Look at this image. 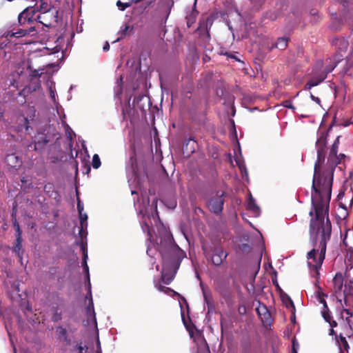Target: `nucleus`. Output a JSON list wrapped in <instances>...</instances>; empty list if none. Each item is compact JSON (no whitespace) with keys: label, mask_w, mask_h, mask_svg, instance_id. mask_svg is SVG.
<instances>
[{"label":"nucleus","mask_w":353,"mask_h":353,"mask_svg":"<svg viewBox=\"0 0 353 353\" xmlns=\"http://www.w3.org/2000/svg\"><path fill=\"white\" fill-rule=\"evenodd\" d=\"M200 286L201 288V290H202V292H203V298H204V300H205V302L207 303V304H209L210 303V301L211 299V294H210V292L208 290V289H207L203 283L201 281L200 283Z\"/></svg>","instance_id":"393cba45"},{"label":"nucleus","mask_w":353,"mask_h":353,"mask_svg":"<svg viewBox=\"0 0 353 353\" xmlns=\"http://www.w3.org/2000/svg\"><path fill=\"white\" fill-rule=\"evenodd\" d=\"M77 210L79 211V213H81L83 211V205L81 203L80 201H78L77 203Z\"/></svg>","instance_id":"58836bf2"},{"label":"nucleus","mask_w":353,"mask_h":353,"mask_svg":"<svg viewBox=\"0 0 353 353\" xmlns=\"http://www.w3.org/2000/svg\"><path fill=\"white\" fill-rule=\"evenodd\" d=\"M154 286L155 288L160 292H163L165 294H178L176 292H175L174 290H172L171 288H166L165 286H163L161 283H154Z\"/></svg>","instance_id":"b1692460"},{"label":"nucleus","mask_w":353,"mask_h":353,"mask_svg":"<svg viewBox=\"0 0 353 353\" xmlns=\"http://www.w3.org/2000/svg\"><path fill=\"white\" fill-rule=\"evenodd\" d=\"M310 97H311V99H312L314 101H315V102H316V103H320V101H320V99H319V98L314 97L312 94H310Z\"/></svg>","instance_id":"a19ab883"},{"label":"nucleus","mask_w":353,"mask_h":353,"mask_svg":"<svg viewBox=\"0 0 353 353\" xmlns=\"http://www.w3.org/2000/svg\"><path fill=\"white\" fill-rule=\"evenodd\" d=\"M134 206L138 213L142 215L141 228L148 233L149 243L146 252L152 258L156 251L159 252L163 263L161 279L168 285L174 279L185 253L174 242L172 234L161 223L157 199H154L150 205L148 195L142 194L141 202L139 200L134 202Z\"/></svg>","instance_id":"f03ea898"},{"label":"nucleus","mask_w":353,"mask_h":353,"mask_svg":"<svg viewBox=\"0 0 353 353\" xmlns=\"http://www.w3.org/2000/svg\"><path fill=\"white\" fill-rule=\"evenodd\" d=\"M228 254L221 248H217L214 250L212 256V262L215 265H221L227 257Z\"/></svg>","instance_id":"2eb2a0df"},{"label":"nucleus","mask_w":353,"mask_h":353,"mask_svg":"<svg viewBox=\"0 0 353 353\" xmlns=\"http://www.w3.org/2000/svg\"><path fill=\"white\" fill-rule=\"evenodd\" d=\"M336 297L340 302L343 297L346 306H353V286L351 281L345 282L341 294H337Z\"/></svg>","instance_id":"1a4fd4ad"},{"label":"nucleus","mask_w":353,"mask_h":353,"mask_svg":"<svg viewBox=\"0 0 353 353\" xmlns=\"http://www.w3.org/2000/svg\"><path fill=\"white\" fill-rule=\"evenodd\" d=\"M352 312L349 309H344L341 313L342 319H345L347 321H349V319L352 316Z\"/></svg>","instance_id":"2f4dec72"},{"label":"nucleus","mask_w":353,"mask_h":353,"mask_svg":"<svg viewBox=\"0 0 353 353\" xmlns=\"http://www.w3.org/2000/svg\"><path fill=\"white\" fill-rule=\"evenodd\" d=\"M223 192H217L216 195L210 199L208 201V205L209 209L215 214H219L223 210V199L222 198Z\"/></svg>","instance_id":"9b49d317"},{"label":"nucleus","mask_w":353,"mask_h":353,"mask_svg":"<svg viewBox=\"0 0 353 353\" xmlns=\"http://www.w3.org/2000/svg\"><path fill=\"white\" fill-rule=\"evenodd\" d=\"M57 14L58 11L57 9H54L47 12H41L37 16L35 20L46 27H50L53 22L57 21Z\"/></svg>","instance_id":"6e6552de"},{"label":"nucleus","mask_w":353,"mask_h":353,"mask_svg":"<svg viewBox=\"0 0 353 353\" xmlns=\"http://www.w3.org/2000/svg\"><path fill=\"white\" fill-rule=\"evenodd\" d=\"M132 30H133V27L132 26H130L127 25V24H123L121 27L120 30L118 32V34L119 35V37L115 41V42L118 41L121 39H122V38L125 37V36H127Z\"/></svg>","instance_id":"4be33fe9"},{"label":"nucleus","mask_w":353,"mask_h":353,"mask_svg":"<svg viewBox=\"0 0 353 353\" xmlns=\"http://www.w3.org/2000/svg\"><path fill=\"white\" fill-rule=\"evenodd\" d=\"M15 242L12 248V252H14L20 259H22L23 254V250L22 248L23 238L22 236L15 237Z\"/></svg>","instance_id":"a211bd4d"},{"label":"nucleus","mask_w":353,"mask_h":353,"mask_svg":"<svg viewBox=\"0 0 353 353\" xmlns=\"http://www.w3.org/2000/svg\"><path fill=\"white\" fill-rule=\"evenodd\" d=\"M192 152H193V151L194 150V145H192Z\"/></svg>","instance_id":"5fc2aeb1"},{"label":"nucleus","mask_w":353,"mask_h":353,"mask_svg":"<svg viewBox=\"0 0 353 353\" xmlns=\"http://www.w3.org/2000/svg\"><path fill=\"white\" fill-rule=\"evenodd\" d=\"M352 268H353V267H352V266H351L350 268H349V267H348V266L347 267V271H348V272H350V271L352 270ZM349 274H350V272H349Z\"/></svg>","instance_id":"8fccbe9b"},{"label":"nucleus","mask_w":353,"mask_h":353,"mask_svg":"<svg viewBox=\"0 0 353 353\" xmlns=\"http://www.w3.org/2000/svg\"><path fill=\"white\" fill-rule=\"evenodd\" d=\"M325 132H320L316 142L317 159L314 164L312 181V204L315 219L310 223V239L314 248L307 253V263L310 268L318 271L325 259L326 245L330 239L332 226L328 219L329 203L331 198L334 170L345 157L337 155L339 145L338 136L334 141L326 164H324L327 151Z\"/></svg>","instance_id":"f257e3e1"},{"label":"nucleus","mask_w":353,"mask_h":353,"mask_svg":"<svg viewBox=\"0 0 353 353\" xmlns=\"http://www.w3.org/2000/svg\"><path fill=\"white\" fill-rule=\"evenodd\" d=\"M57 332L59 333V335H61V336H65L66 335V330L65 328H63V327H59L57 328Z\"/></svg>","instance_id":"e433bc0d"},{"label":"nucleus","mask_w":353,"mask_h":353,"mask_svg":"<svg viewBox=\"0 0 353 353\" xmlns=\"http://www.w3.org/2000/svg\"><path fill=\"white\" fill-rule=\"evenodd\" d=\"M65 43V40L63 37H59L55 40L48 39L46 43V46L44 47V49L46 50V54H59L61 52V59H63L67 50L70 46V42L68 41L65 44V47L64 48Z\"/></svg>","instance_id":"423d86ee"},{"label":"nucleus","mask_w":353,"mask_h":353,"mask_svg":"<svg viewBox=\"0 0 353 353\" xmlns=\"http://www.w3.org/2000/svg\"><path fill=\"white\" fill-rule=\"evenodd\" d=\"M287 307H292L293 310H295L294 303L290 298H288V302L286 303Z\"/></svg>","instance_id":"4c0bfd02"},{"label":"nucleus","mask_w":353,"mask_h":353,"mask_svg":"<svg viewBox=\"0 0 353 353\" xmlns=\"http://www.w3.org/2000/svg\"><path fill=\"white\" fill-rule=\"evenodd\" d=\"M80 219V229L79 230V235L83 240L84 237L87 236V228H88V215L86 213H79Z\"/></svg>","instance_id":"dca6fc26"},{"label":"nucleus","mask_w":353,"mask_h":353,"mask_svg":"<svg viewBox=\"0 0 353 353\" xmlns=\"http://www.w3.org/2000/svg\"><path fill=\"white\" fill-rule=\"evenodd\" d=\"M40 73L39 71L34 70L33 72V74H32V77H35L36 78L34 79H32L30 82V83L26 86L23 90V92L24 94L32 92L34 91H37L39 90L41 87L40 80L38 78L40 76Z\"/></svg>","instance_id":"ddd939ff"},{"label":"nucleus","mask_w":353,"mask_h":353,"mask_svg":"<svg viewBox=\"0 0 353 353\" xmlns=\"http://www.w3.org/2000/svg\"><path fill=\"white\" fill-rule=\"evenodd\" d=\"M236 163L238 164L239 165V170H241V174H242V177L243 178H247L248 177V171H247V169L245 168V164L240 161L239 160H236Z\"/></svg>","instance_id":"cd10ccee"},{"label":"nucleus","mask_w":353,"mask_h":353,"mask_svg":"<svg viewBox=\"0 0 353 353\" xmlns=\"http://www.w3.org/2000/svg\"><path fill=\"white\" fill-rule=\"evenodd\" d=\"M109 49H110V45H109L108 42H105L103 47V50L104 51H108V50H109Z\"/></svg>","instance_id":"79ce46f5"},{"label":"nucleus","mask_w":353,"mask_h":353,"mask_svg":"<svg viewBox=\"0 0 353 353\" xmlns=\"http://www.w3.org/2000/svg\"><path fill=\"white\" fill-rule=\"evenodd\" d=\"M34 149V150H41L48 142V140L44 137L43 134H39L36 138Z\"/></svg>","instance_id":"412c9836"},{"label":"nucleus","mask_w":353,"mask_h":353,"mask_svg":"<svg viewBox=\"0 0 353 353\" xmlns=\"http://www.w3.org/2000/svg\"><path fill=\"white\" fill-rule=\"evenodd\" d=\"M36 117L34 106H28L19 114L13 126L14 131L20 136L29 134L32 130V125Z\"/></svg>","instance_id":"39448f33"},{"label":"nucleus","mask_w":353,"mask_h":353,"mask_svg":"<svg viewBox=\"0 0 353 353\" xmlns=\"http://www.w3.org/2000/svg\"><path fill=\"white\" fill-rule=\"evenodd\" d=\"M131 169L133 170L132 168ZM136 180H137V175L134 172V170H132V178L128 179L129 185H130V187L131 188H132V185L133 182L135 181Z\"/></svg>","instance_id":"473e14b6"},{"label":"nucleus","mask_w":353,"mask_h":353,"mask_svg":"<svg viewBox=\"0 0 353 353\" xmlns=\"http://www.w3.org/2000/svg\"><path fill=\"white\" fill-rule=\"evenodd\" d=\"M6 44L4 43V42H0V48L3 49L4 47H6Z\"/></svg>","instance_id":"c03bdc74"},{"label":"nucleus","mask_w":353,"mask_h":353,"mask_svg":"<svg viewBox=\"0 0 353 353\" xmlns=\"http://www.w3.org/2000/svg\"><path fill=\"white\" fill-rule=\"evenodd\" d=\"M332 44L336 47L337 53L340 54V57L332 61L330 59V63H329L324 70H321L322 63H318L313 70L312 78L306 83L305 88L307 90H310L312 87L319 85L321 83L327 76V74L332 72L336 67L337 63L341 60L343 57L342 53L345 52L349 43L345 38H336L332 40Z\"/></svg>","instance_id":"7ed1b4c3"},{"label":"nucleus","mask_w":353,"mask_h":353,"mask_svg":"<svg viewBox=\"0 0 353 353\" xmlns=\"http://www.w3.org/2000/svg\"><path fill=\"white\" fill-rule=\"evenodd\" d=\"M168 207L170 209H174L176 206V201L175 199H172L169 201L168 203L166 204Z\"/></svg>","instance_id":"c9c22d12"},{"label":"nucleus","mask_w":353,"mask_h":353,"mask_svg":"<svg viewBox=\"0 0 353 353\" xmlns=\"http://www.w3.org/2000/svg\"><path fill=\"white\" fill-rule=\"evenodd\" d=\"M313 214H314L313 210H311V211L310 212V215L312 216H313Z\"/></svg>","instance_id":"603ef678"},{"label":"nucleus","mask_w":353,"mask_h":353,"mask_svg":"<svg viewBox=\"0 0 353 353\" xmlns=\"http://www.w3.org/2000/svg\"><path fill=\"white\" fill-rule=\"evenodd\" d=\"M320 302L323 304L321 310L322 316L323 317L326 322L330 323L332 327L330 331V334L334 335V331L333 330V327L336 326V323L334 321H332V316L330 315V310L327 307L326 301L324 299H321Z\"/></svg>","instance_id":"f8f14e48"},{"label":"nucleus","mask_w":353,"mask_h":353,"mask_svg":"<svg viewBox=\"0 0 353 353\" xmlns=\"http://www.w3.org/2000/svg\"><path fill=\"white\" fill-rule=\"evenodd\" d=\"M83 272L86 274V278L88 283V296H90V303L87 308V313L88 315L92 316V320L94 322V325H97V319L95 316V312L94 310V303L92 299V294H91V284L90 281V274H89V268L88 266V264H85L83 267Z\"/></svg>","instance_id":"9d476101"},{"label":"nucleus","mask_w":353,"mask_h":353,"mask_svg":"<svg viewBox=\"0 0 353 353\" xmlns=\"http://www.w3.org/2000/svg\"><path fill=\"white\" fill-rule=\"evenodd\" d=\"M48 88H49V90H50V98L52 99L53 102L54 103H57V92H56L54 83L50 82L48 83Z\"/></svg>","instance_id":"bb28decb"},{"label":"nucleus","mask_w":353,"mask_h":353,"mask_svg":"<svg viewBox=\"0 0 353 353\" xmlns=\"http://www.w3.org/2000/svg\"><path fill=\"white\" fill-rule=\"evenodd\" d=\"M13 227L14 228L16 231L15 237L22 236V230L20 228L19 223L17 222L16 219H14L13 221Z\"/></svg>","instance_id":"7c9ffc66"},{"label":"nucleus","mask_w":353,"mask_h":353,"mask_svg":"<svg viewBox=\"0 0 353 353\" xmlns=\"http://www.w3.org/2000/svg\"><path fill=\"white\" fill-rule=\"evenodd\" d=\"M247 208L250 210L253 216H259L260 214V208L256 204L254 199L252 198V195L250 194L248 201H247Z\"/></svg>","instance_id":"6ab92c4d"},{"label":"nucleus","mask_w":353,"mask_h":353,"mask_svg":"<svg viewBox=\"0 0 353 353\" xmlns=\"http://www.w3.org/2000/svg\"><path fill=\"white\" fill-rule=\"evenodd\" d=\"M293 345L294 346V344H293ZM294 353H297L294 349Z\"/></svg>","instance_id":"4d7b16f0"},{"label":"nucleus","mask_w":353,"mask_h":353,"mask_svg":"<svg viewBox=\"0 0 353 353\" xmlns=\"http://www.w3.org/2000/svg\"><path fill=\"white\" fill-rule=\"evenodd\" d=\"M228 28H229V29H230V30H232V26H230V23H229V22H228Z\"/></svg>","instance_id":"3c124183"},{"label":"nucleus","mask_w":353,"mask_h":353,"mask_svg":"<svg viewBox=\"0 0 353 353\" xmlns=\"http://www.w3.org/2000/svg\"><path fill=\"white\" fill-rule=\"evenodd\" d=\"M14 353H16V352L14 351Z\"/></svg>","instance_id":"bf43d9fd"},{"label":"nucleus","mask_w":353,"mask_h":353,"mask_svg":"<svg viewBox=\"0 0 353 353\" xmlns=\"http://www.w3.org/2000/svg\"><path fill=\"white\" fill-rule=\"evenodd\" d=\"M173 5V0H161L159 1L156 14L162 23H165L168 19Z\"/></svg>","instance_id":"0eeeda50"},{"label":"nucleus","mask_w":353,"mask_h":353,"mask_svg":"<svg viewBox=\"0 0 353 353\" xmlns=\"http://www.w3.org/2000/svg\"><path fill=\"white\" fill-rule=\"evenodd\" d=\"M92 166L94 169H97L101 166V160L98 154H95L93 155L92 161Z\"/></svg>","instance_id":"c85d7f7f"},{"label":"nucleus","mask_w":353,"mask_h":353,"mask_svg":"<svg viewBox=\"0 0 353 353\" xmlns=\"http://www.w3.org/2000/svg\"><path fill=\"white\" fill-rule=\"evenodd\" d=\"M78 350H79V353H82V351H83V347L81 345H79L78 346Z\"/></svg>","instance_id":"a18cd8bd"},{"label":"nucleus","mask_w":353,"mask_h":353,"mask_svg":"<svg viewBox=\"0 0 353 353\" xmlns=\"http://www.w3.org/2000/svg\"><path fill=\"white\" fill-rule=\"evenodd\" d=\"M288 39L287 37L279 38L275 47L280 50H284L288 46Z\"/></svg>","instance_id":"a878e982"},{"label":"nucleus","mask_w":353,"mask_h":353,"mask_svg":"<svg viewBox=\"0 0 353 353\" xmlns=\"http://www.w3.org/2000/svg\"><path fill=\"white\" fill-rule=\"evenodd\" d=\"M284 106L288 108L294 109V106L292 104V102L290 101H286L284 103Z\"/></svg>","instance_id":"ea45409f"},{"label":"nucleus","mask_w":353,"mask_h":353,"mask_svg":"<svg viewBox=\"0 0 353 353\" xmlns=\"http://www.w3.org/2000/svg\"><path fill=\"white\" fill-rule=\"evenodd\" d=\"M156 269H157V270H159V265H157V266H156Z\"/></svg>","instance_id":"864d4df0"},{"label":"nucleus","mask_w":353,"mask_h":353,"mask_svg":"<svg viewBox=\"0 0 353 353\" xmlns=\"http://www.w3.org/2000/svg\"><path fill=\"white\" fill-rule=\"evenodd\" d=\"M257 313L259 316L261 317V319L263 322L268 323L270 319V314L268 312L267 308L265 305H260L256 309Z\"/></svg>","instance_id":"aec40b11"},{"label":"nucleus","mask_w":353,"mask_h":353,"mask_svg":"<svg viewBox=\"0 0 353 353\" xmlns=\"http://www.w3.org/2000/svg\"><path fill=\"white\" fill-rule=\"evenodd\" d=\"M117 6L121 10H124L130 5L128 3L123 4L121 1H118L117 2Z\"/></svg>","instance_id":"72a5a7b5"},{"label":"nucleus","mask_w":353,"mask_h":353,"mask_svg":"<svg viewBox=\"0 0 353 353\" xmlns=\"http://www.w3.org/2000/svg\"><path fill=\"white\" fill-rule=\"evenodd\" d=\"M131 194H132V195H134V194H137V191L136 190H133V189H132V190H131Z\"/></svg>","instance_id":"49530a36"},{"label":"nucleus","mask_w":353,"mask_h":353,"mask_svg":"<svg viewBox=\"0 0 353 353\" xmlns=\"http://www.w3.org/2000/svg\"><path fill=\"white\" fill-rule=\"evenodd\" d=\"M81 248L83 255V261H82V265L83 266L84 265L87 264V260H88V251H87L85 245H83V242L81 243Z\"/></svg>","instance_id":"c756f323"},{"label":"nucleus","mask_w":353,"mask_h":353,"mask_svg":"<svg viewBox=\"0 0 353 353\" xmlns=\"http://www.w3.org/2000/svg\"><path fill=\"white\" fill-rule=\"evenodd\" d=\"M32 8L27 7L18 17V21L20 26H23L16 32L8 31L6 35V39L12 37H22L26 35H34L37 34L35 27L32 26L35 20L34 12H31Z\"/></svg>","instance_id":"20e7f679"},{"label":"nucleus","mask_w":353,"mask_h":353,"mask_svg":"<svg viewBox=\"0 0 353 353\" xmlns=\"http://www.w3.org/2000/svg\"><path fill=\"white\" fill-rule=\"evenodd\" d=\"M117 87H118V89L119 90L117 91V95H119L121 93V85H122V77H121L120 79L119 80H117Z\"/></svg>","instance_id":"f704fd0d"},{"label":"nucleus","mask_w":353,"mask_h":353,"mask_svg":"<svg viewBox=\"0 0 353 353\" xmlns=\"http://www.w3.org/2000/svg\"><path fill=\"white\" fill-rule=\"evenodd\" d=\"M343 350H340V353H343Z\"/></svg>","instance_id":"13d9d810"},{"label":"nucleus","mask_w":353,"mask_h":353,"mask_svg":"<svg viewBox=\"0 0 353 353\" xmlns=\"http://www.w3.org/2000/svg\"><path fill=\"white\" fill-rule=\"evenodd\" d=\"M53 319H54V321H59L61 318H60V316H57V315H56V316H54L53 317Z\"/></svg>","instance_id":"de8ad7c7"},{"label":"nucleus","mask_w":353,"mask_h":353,"mask_svg":"<svg viewBox=\"0 0 353 353\" xmlns=\"http://www.w3.org/2000/svg\"><path fill=\"white\" fill-rule=\"evenodd\" d=\"M336 342L339 344L340 350H348L349 345L346 339L344 336L340 335L339 339H336Z\"/></svg>","instance_id":"5701e85b"},{"label":"nucleus","mask_w":353,"mask_h":353,"mask_svg":"<svg viewBox=\"0 0 353 353\" xmlns=\"http://www.w3.org/2000/svg\"><path fill=\"white\" fill-rule=\"evenodd\" d=\"M5 162L10 168L18 169L22 165L21 159L14 153L8 154L5 158Z\"/></svg>","instance_id":"4468645a"},{"label":"nucleus","mask_w":353,"mask_h":353,"mask_svg":"<svg viewBox=\"0 0 353 353\" xmlns=\"http://www.w3.org/2000/svg\"><path fill=\"white\" fill-rule=\"evenodd\" d=\"M232 125H233V127L234 128V122L232 121Z\"/></svg>","instance_id":"6e6d98bb"},{"label":"nucleus","mask_w":353,"mask_h":353,"mask_svg":"<svg viewBox=\"0 0 353 353\" xmlns=\"http://www.w3.org/2000/svg\"><path fill=\"white\" fill-rule=\"evenodd\" d=\"M350 21H353V10H352V12H351V17H350Z\"/></svg>","instance_id":"09e8293b"},{"label":"nucleus","mask_w":353,"mask_h":353,"mask_svg":"<svg viewBox=\"0 0 353 353\" xmlns=\"http://www.w3.org/2000/svg\"><path fill=\"white\" fill-rule=\"evenodd\" d=\"M344 284L343 274L341 273H336L333 279L334 290L336 295L341 294Z\"/></svg>","instance_id":"f3484780"},{"label":"nucleus","mask_w":353,"mask_h":353,"mask_svg":"<svg viewBox=\"0 0 353 353\" xmlns=\"http://www.w3.org/2000/svg\"><path fill=\"white\" fill-rule=\"evenodd\" d=\"M192 143L193 145H194L196 143L194 139H190L187 143H186V145H188L189 144H191Z\"/></svg>","instance_id":"37998d69"}]
</instances>
